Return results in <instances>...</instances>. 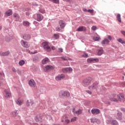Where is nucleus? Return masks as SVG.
<instances>
[{"mask_svg": "<svg viewBox=\"0 0 125 125\" xmlns=\"http://www.w3.org/2000/svg\"><path fill=\"white\" fill-rule=\"evenodd\" d=\"M49 43L47 42H42V47H43V49L47 51V52H50L51 51V48L49 46Z\"/></svg>", "mask_w": 125, "mask_h": 125, "instance_id": "obj_1", "label": "nucleus"}, {"mask_svg": "<svg viewBox=\"0 0 125 125\" xmlns=\"http://www.w3.org/2000/svg\"><path fill=\"white\" fill-rule=\"evenodd\" d=\"M70 95V92L68 91H62L59 93V96L61 98H69Z\"/></svg>", "mask_w": 125, "mask_h": 125, "instance_id": "obj_2", "label": "nucleus"}, {"mask_svg": "<svg viewBox=\"0 0 125 125\" xmlns=\"http://www.w3.org/2000/svg\"><path fill=\"white\" fill-rule=\"evenodd\" d=\"M92 81V78L91 77H88L84 79L82 81V84L83 86H88L90 83H91V81Z\"/></svg>", "mask_w": 125, "mask_h": 125, "instance_id": "obj_3", "label": "nucleus"}, {"mask_svg": "<svg viewBox=\"0 0 125 125\" xmlns=\"http://www.w3.org/2000/svg\"><path fill=\"white\" fill-rule=\"evenodd\" d=\"M98 88V82H95L92 84V85L89 86V89L91 90H93L95 89L96 90H97Z\"/></svg>", "mask_w": 125, "mask_h": 125, "instance_id": "obj_4", "label": "nucleus"}, {"mask_svg": "<svg viewBox=\"0 0 125 125\" xmlns=\"http://www.w3.org/2000/svg\"><path fill=\"white\" fill-rule=\"evenodd\" d=\"M117 97L118 101H120L121 102H125V98L124 94H119L117 95Z\"/></svg>", "mask_w": 125, "mask_h": 125, "instance_id": "obj_5", "label": "nucleus"}, {"mask_svg": "<svg viewBox=\"0 0 125 125\" xmlns=\"http://www.w3.org/2000/svg\"><path fill=\"white\" fill-rule=\"evenodd\" d=\"M87 62L88 63H97L99 62V59H98V58H89L87 60Z\"/></svg>", "mask_w": 125, "mask_h": 125, "instance_id": "obj_6", "label": "nucleus"}, {"mask_svg": "<svg viewBox=\"0 0 125 125\" xmlns=\"http://www.w3.org/2000/svg\"><path fill=\"white\" fill-rule=\"evenodd\" d=\"M4 96L5 98H9L11 97V93L9 90H4Z\"/></svg>", "mask_w": 125, "mask_h": 125, "instance_id": "obj_7", "label": "nucleus"}, {"mask_svg": "<svg viewBox=\"0 0 125 125\" xmlns=\"http://www.w3.org/2000/svg\"><path fill=\"white\" fill-rule=\"evenodd\" d=\"M21 44L22 46H23V47H25L26 48L30 47V44H29L28 42L23 40L21 41Z\"/></svg>", "mask_w": 125, "mask_h": 125, "instance_id": "obj_8", "label": "nucleus"}, {"mask_svg": "<svg viewBox=\"0 0 125 125\" xmlns=\"http://www.w3.org/2000/svg\"><path fill=\"white\" fill-rule=\"evenodd\" d=\"M54 69V67L53 66L48 65L44 67V72H49L51 70H53Z\"/></svg>", "mask_w": 125, "mask_h": 125, "instance_id": "obj_9", "label": "nucleus"}, {"mask_svg": "<svg viewBox=\"0 0 125 125\" xmlns=\"http://www.w3.org/2000/svg\"><path fill=\"white\" fill-rule=\"evenodd\" d=\"M28 84L31 87H36V82L33 79H31L29 81Z\"/></svg>", "mask_w": 125, "mask_h": 125, "instance_id": "obj_10", "label": "nucleus"}, {"mask_svg": "<svg viewBox=\"0 0 125 125\" xmlns=\"http://www.w3.org/2000/svg\"><path fill=\"white\" fill-rule=\"evenodd\" d=\"M73 69L71 67H66L62 69L63 73H72Z\"/></svg>", "mask_w": 125, "mask_h": 125, "instance_id": "obj_11", "label": "nucleus"}, {"mask_svg": "<svg viewBox=\"0 0 125 125\" xmlns=\"http://www.w3.org/2000/svg\"><path fill=\"white\" fill-rule=\"evenodd\" d=\"M59 25L60 26L61 29H64L66 26L65 22L62 20H60L59 21Z\"/></svg>", "mask_w": 125, "mask_h": 125, "instance_id": "obj_12", "label": "nucleus"}, {"mask_svg": "<svg viewBox=\"0 0 125 125\" xmlns=\"http://www.w3.org/2000/svg\"><path fill=\"white\" fill-rule=\"evenodd\" d=\"M55 79L57 81H61V80L65 79V75L64 74L59 75L56 77Z\"/></svg>", "mask_w": 125, "mask_h": 125, "instance_id": "obj_13", "label": "nucleus"}, {"mask_svg": "<svg viewBox=\"0 0 125 125\" xmlns=\"http://www.w3.org/2000/svg\"><path fill=\"white\" fill-rule=\"evenodd\" d=\"M43 19V16L42 15L38 14L37 15V20L39 22H41V21H42V20Z\"/></svg>", "mask_w": 125, "mask_h": 125, "instance_id": "obj_14", "label": "nucleus"}, {"mask_svg": "<svg viewBox=\"0 0 125 125\" xmlns=\"http://www.w3.org/2000/svg\"><path fill=\"white\" fill-rule=\"evenodd\" d=\"M91 113L93 115H98V114H99V113H100V110L98 109L93 108L91 110Z\"/></svg>", "mask_w": 125, "mask_h": 125, "instance_id": "obj_15", "label": "nucleus"}, {"mask_svg": "<svg viewBox=\"0 0 125 125\" xmlns=\"http://www.w3.org/2000/svg\"><path fill=\"white\" fill-rule=\"evenodd\" d=\"M12 10L9 9L5 12L4 15L5 16H11V15H12Z\"/></svg>", "mask_w": 125, "mask_h": 125, "instance_id": "obj_16", "label": "nucleus"}, {"mask_svg": "<svg viewBox=\"0 0 125 125\" xmlns=\"http://www.w3.org/2000/svg\"><path fill=\"white\" fill-rule=\"evenodd\" d=\"M34 104V101L33 100H28L26 102V105L27 107H30V106H32Z\"/></svg>", "mask_w": 125, "mask_h": 125, "instance_id": "obj_17", "label": "nucleus"}, {"mask_svg": "<svg viewBox=\"0 0 125 125\" xmlns=\"http://www.w3.org/2000/svg\"><path fill=\"white\" fill-rule=\"evenodd\" d=\"M106 124H111L112 125H119L117 121H106Z\"/></svg>", "mask_w": 125, "mask_h": 125, "instance_id": "obj_18", "label": "nucleus"}, {"mask_svg": "<svg viewBox=\"0 0 125 125\" xmlns=\"http://www.w3.org/2000/svg\"><path fill=\"white\" fill-rule=\"evenodd\" d=\"M85 30H86L85 27L80 26L77 29L76 31L77 32H83V31H85Z\"/></svg>", "mask_w": 125, "mask_h": 125, "instance_id": "obj_19", "label": "nucleus"}, {"mask_svg": "<svg viewBox=\"0 0 125 125\" xmlns=\"http://www.w3.org/2000/svg\"><path fill=\"white\" fill-rule=\"evenodd\" d=\"M23 39L26 41H29L30 39H31V35L29 34H25L23 36Z\"/></svg>", "mask_w": 125, "mask_h": 125, "instance_id": "obj_20", "label": "nucleus"}, {"mask_svg": "<svg viewBox=\"0 0 125 125\" xmlns=\"http://www.w3.org/2000/svg\"><path fill=\"white\" fill-rule=\"evenodd\" d=\"M116 96H117V95H114V96L111 97L110 98L111 101H113L114 102H118V99L116 98Z\"/></svg>", "mask_w": 125, "mask_h": 125, "instance_id": "obj_21", "label": "nucleus"}, {"mask_svg": "<svg viewBox=\"0 0 125 125\" xmlns=\"http://www.w3.org/2000/svg\"><path fill=\"white\" fill-rule=\"evenodd\" d=\"M91 123H97V124H100V121L96 118H93L91 119Z\"/></svg>", "mask_w": 125, "mask_h": 125, "instance_id": "obj_22", "label": "nucleus"}, {"mask_svg": "<svg viewBox=\"0 0 125 125\" xmlns=\"http://www.w3.org/2000/svg\"><path fill=\"white\" fill-rule=\"evenodd\" d=\"M110 42V41L108 40L107 39H104L102 42V44H108Z\"/></svg>", "mask_w": 125, "mask_h": 125, "instance_id": "obj_23", "label": "nucleus"}, {"mask_svg": "<svg viewBox=\"0 0 125 125\" xmlns=\"http://www.w3.org/2000/svg\"><path fill=\"white\" fill-rule=\"evenodd\" d=\"M49 59L47 58L44 59L42 61V64H47V63H49Z\"/></svg>", "mask_w": 125, "mask_h": 125, "instance_id": "obj_24", "label": "nucleus"}, {"mask_svg": "<svg viewBox=\"0 0 125 125\" xmlns=\"http://www.w3.org/2000/svg\"><path fill=\"white\" fill-rule=\"evenodd\" d=\"M9 54V51L0 53V55H1V56H7V55H8Z\"/></svg>", "mask_w": 125, "mask_h": 125, "instance_id": "obj_25", "label": "nucleus"}, {"mask_svg": "<svg viewBox=\"0 0 125 125\" xmlns=\"http://www.w3.org/2000/svg\"><path fill=\"white\" fill-rule=\"evenodd\" d=\"M23 26H25V27H29L30 26V22L28 21H23Z\"/></svg>", "mask_w": 125, "mask_h": 125, "instance_id": "obj_26", "label": "nucleus"}, {"mask_svg": "<svg viewBox=\"0 0 125 125\" xmlns=\"http://www.w3.org/2000/svg\"><path fill=\"white\" fill-rule=\"evenodd\" d=\"M13 17L14 18H15V19H17V20H19V19L20 18V16L16 13L13 14Z\"/></svg>", "mask_w": 125, "mask_h": 125, "instance_id": "obj_27", "label": "nucleus"}, {"mask_svg": "<svg viewBox=\"0 0 125 125\" xmlns=\"http://www.w3.org/2000/svg\"><path fill=\"white\" fill-rule=\"evenodd\" d=\"M116 18L118 22H119L120 23L122 22V19H121V15L120 14H118L116 16Z\"/></svg>", "mask_w": 125, "mask_h": 125, "instance_id": "obj_28", "label": "nucleus"}, {"mask_svg": "<svg viewBox=\"0 0 125 125\" xmlns=\"http://www.w3.org/2000/svg\"><path fill=\"white\" fill-rule=\"evenodd\" d=\"M23 100L20 99H18L16 101V103L18 105H22V104H23Z\"/></svg>", "mask_w": 125, "mask_h": 125, "instance_id": "obj_29", "label": "nucleus"}, {"mask_svg": "<svg viewBox=\"0 0 125 125\" xmlns=\"http://www.w3.org/2000/svg\"><path fill=\"white\" fill-rule=\"evenodd\" d=\"M93 40L94 41H100L101 39L100 38V37H99V36H94L93 38Z\"/></svg>", "mask_w": 125, "mask_h": 125, "instance_id": "obj_30", "label": "nucleus"}, {"mask_svg": "<svg viewBox=\"0 0 125 125\" xmlns=\"http://www.w3.org/2000/svg\"><path fill=\"white\" fill-rule=\"evenodd\" d=\"M12 116H13V117H16V116H17V115H18V111L15 110V111H13L12 112Z\"/></svg>", "mask_w": 125, "mask_h": 125, "instance_id": "obj_31", "label": "nucleus"}, {"mask_svg": "<svg viewBox=\"0 0 125 125\" xmlns=\"http://www.w3.org/2000/svg\"><path fill=\"white\" fill-rule=\"evenodd\" d=\"M24 64H25V61L24 60H21L19 62V65H20V66H23Z\"/></svg>", "mask_w": 125, "mask_h": 125, "instance_id": "obj_32", "label": "nucleus"}, {"mask_svg": "<svg viewBox=\"0 0 125 125\" xmlns=\"http://www.w3.org/2000/svg\"><path fill=\"white\" fill-rule=\"evenodd\" d=\"M61 58L63 60H64L65 61H68V60H71V59L67 57H62Z\"/></svg>", "mask_w": 125, "mask_h": 125, "instance_id": "obj_33", "label": "nucleus"}, {"mask_svg": "<svg viewBox=\"0 0 125 125\" xmlns=\"http://www.w3.org/2000/svg\"><path fill=\"white\" fill-rule=\"evenodd\" d=\"M82 113V111L81 109H78L77 111L74 112V113L76 114V115H81Z\"/></svg>", "mask_w": 125, "mask_h": 125, "instance_id": "obj_34", "label": "nucleus"}, {"mask_svg": "<svg viewBox=\"0 0 125 125\" xmlns=\"http://www.w3.org/2000/svg\"><path fill=\"white\" fill-rule=\"evenodd\" d=\"M103 52H104L103 49H101L100 50H99L98 52V55H102V54H103Z\"/></svg>", "mask_w": 125, "mask_h": 125, "instance_id": "obj_35", "label": "nucleus"}, {"mask_svg": "<svg viewBox=\"0 0 125 125\" xmlns=\"http://www.w3.org/2000/svg\"><path fill=\"white\" fill-rule=\"evenodd\" d=\"M118 42H120L121 43H125V41L124 40H122V39H119L117 40Z\"/></svg>", "mask_w": 125, "mask_h": 125, "instance_id": "obj_36", "label": "nucleus"}, {"mask_svg": "<svg viewBox=\"0 0 125 125\" xmlns=\"http://www.w3.org/2000/svg\"><path fill=\"white\" fill-rule=\"evenodd\" d=\"M39 12H41V13H42V14H44V13H45V11L43 9H40L39 10Z\"/></svg>", "mask_w": 125, "mask_h": 125, "instance_id": "obj_37", "label": "nucleus"}, {"mask_svg": "<svg viewBox=\"0 0 125 125\" xmlns=\"http://www.w3.org/2000/svg\"><path fill=\"white\" fill-rule=\"evenodd\" d=\"M94 12V10H91V9H89L87 11V12H89V13H90L91 14H92V15H93V12Z\"/></svg>", "mask_w": 125, "mask_h": 125, "instance_id": "obj_38", "label": "nucleus"}, {"mask_svg": "<svg viewBox=\"0 0 125 125\" xmlns=\"http://www.w3.org/2000/svg\"><path fill=\"white\" fill-rule=\"evenodd\" d=\"M56 31H57V32H61V28L59 27H57L56 28Z\"/></svg>", "mask_w": 125, "mask_h": 125, "instance_id": "obj_39", "label": "nucleus"}, {"mask_svg": "<svg viewBox=\"0 0 125 125\" xmlns=\"http://www.w3.org/2000/svg\"><path fill=\"white\" fill-rule=\"evenodd\" d=\"M41 118H35V121L36 122H39V123H41Z\"/></svg>", "mask_w": 125, "mask_h": 125, "instance_id": "obj_40", "label": "nucleus"}, {"mask_svg": "<svg viewBox=\"0 0 125 125\" xmlns=\"http://www.w3.org/2000/svg\"><path fill=\"white\" fill-rule=\"evenodd\" d=\"M117 116L118 118H122V116H123V114H122V113L121 112H119L117 114Z\"/></svg>", "mask_w": 125, "mask_h": 125, "instance_id": "obj_41", "label": "nucleus"}, {"mask_svg": "<svg viewBox=\"0 0 125 125\" xmlns=\"http://www.w3.org/2000/svg\"><path fill=\"white\" fill-rule=\"evenodd\" d=\"M50 1L52 0L54 3H58L59 2V0H49Z\"/></svg>", "mask_w": 125, "mask_h": 125, "instance_id": "obj_42", "label": "nucleus"}, {"mask_svg": "<svg viewBox=\"0 0 125 125\" xmlns=\"http://www.w3.org/2000/svg\"><path fill=\"white\" fill-rule=\"evenodd\" d=\"M77 121V118L76 117H74L73 118L71 119V122H75Z\"/></svg>", "mask_w": 125, "mask_h": 125, "instance_id": "obj_43", "label": "nucleus"}, {"mask_svg": "<svg viewBox=\"0 0 125 125\" xmlns=\"http://www.w3.org/2000/svg\"><path fill=\"white\" fill-rule=\"evenodd\" d=\"M54 37L56 38V39L57 40V39L59 38V35L57 34H54Z\"/></svg>", "mask_w": 125, "mask_h": 125, "instance_id": "obj_44", "label": "nucleus"}, {"mask_svg": "<svg viewBox=\"0 0 125 125\" xmlns=\"http://www.w3.org/2000/svg\"><path fill=\"white\" fill-rule=\"evenodd\" d=\"M92 30L93 31H95V30H96V26H93V27H92Z\"/></svg>", "mask_w": 125, "mask_h": 125, "instance_id": "obj_45", "label": "nucleus"}, {"mask_svg": "<svg viewBox=\"0 0 125 125\" xmlns=\"http://www.w3.org/2000/svg\"><path fill=\"white\" fill-rule=\"evenodd\" d=\"M83 57H87L88 56V55H87V54L86 53H84L83 55Z\"/></svg>", "mask_w": 125, "mask_h": 125, "instance_id": "obj_46", "label": "nucleus"}, {"mask_svg": "<svg viewBox=\"0 0 125 125\" xmlns=\"http://www.w3.org/2000/svg\"><path fill=\"white\" fill-rule=\"evenodd\" d=\"M51 49H52V50H55L56 49V48H55L54 46H52Z\"/></svg>", "mask_w": 125, "mask_h": 125, "instance_id": "obj_47", "label": "nucleus"}, {"mask_svg": "<svg viewBox=\"0 0 125 125\" xmlns=\"http://www.w3.org/2000/svg\"><path fill=\"white\" fill-rule=\"evenodd\" d=\"M59 51L60 52H63V49L61 48H59Z\"/></svg>", "mask_w": 125, "mask_h": 125, "instance_id": "obj_48", "label": "nucleus"}, {"mask_svg": "<svg viewBox=\"0 0 125 125\" xmlns=\"http://www.w3.org/2000/svg\"><path fill=\"white\" fill-rule=\"evenodd\" d=\"M65 123H66V124H69V123H70V120H66L65 121Z\"/></svg>", "mask_w": 125, "mask_h": 125, "instance_id": "obj_49", "label": "nucleus"}, {"mask_svg": "<svg viewBox=\"0 0 125 125\" xmlns=\"http://www.w3.org/2000/svg\"><path fill=\"white\" fill-rule=\"evenodd\" d=\"M108 39H109V41H112V37L108 36Z\"/></svg>", "mask_w": 125, "mask_h": 125, "instance_id": "obj_50", "label": "nucleus"}, {"mask_svg": "<svg viewBox=\"0 0 125 125\" xmlns=\"http://www.w3.org/2000/svg\"><path fill=\"white\" fill-rule=\"evenodd\" d=\"M86 92H87V93H89V94H91L92 93L91 91L89 90L86 91Z\"/></svg>", "mask_w": 125, "mask_h": 125, "instance_id": "obj_51", "label": "nucleus"}, {"mask_svg": "<svg viewBox=\"0 0 125 125\" xmlns=\"http://www.w3.org/2000/svg\"><path fill=\"white\" fill-rule=\"evenodd\" d=\"M83 10L84 11H85V12H87V11H88V10H87L86 9H85V8H83Z\"/></svg>", "mask_w": 125, "mask_h": 125, "instance_id": "obj_52", "label": "nucleus"}, {"mask_svg": "<svg viewBox=\"0 0 125 125\" xmlns=\"http://www.w3.org/2000/svg\"><path fill=\"white\" fill-rule=\"evenodd\" d=\"M121 110L123 111V112H125V108H121Z\"/></svg>", "mask_w": 125, "mask_h": 125, "instance_id": "obj_53", "label": "nucleus"}, {"mask_svg": "<svg viewBox=\"0 0 125 125\" xmlns=\"http://www.w3.org/2000/svg\"><path fill=\"white\" fill-rule=\"evenodd\" d=\"M12 71H13V72H16V69H15L14 68H13L12 69Z\"/></svg>", "mask_w": 125, "mask_h": 125, "instance_id": "obj_54", "label": "nucleus"}, {"mask_svg": "<svg viewBox=\"0 0 125 125\" xmlns=\"http://www.w3.org/2000/svg\"><path fill=\"white\" fill-rule=\"evenodd\" d=\"M65 1H70V0H64Z\"/></svg>", "mask_w": 125, "mask_h": 125, "instance_id": "obj_55", "label": "nucleus"}, {"mask_svg": "<svg viewBox=\"0 0 125 125\" xmlns=\"http://www.w3.org/2000/svg\"><path fill=\"white\" fill-rule=\"evenodd\" d=\"M2 29V27L1 26H0V30H1Z\"/></svg>", "mask_w": 125, "mask_h": 125, "instance_id": "obj_56", "label": "nucleus"}, {"mask_svg": "<svg viewBox=\"0 0 125 125\" xmlns=\"http://www.w3.org/2000/svg\"><path fill=\"white\" fill-rule=\"evenodd\" d=\"M62 122H64V121L62 120Z\"/></svg>", "mask_w": 125, "mask_h": 125, "instance_id": "obj_57", "label": "nucleus"}]
</instances>
